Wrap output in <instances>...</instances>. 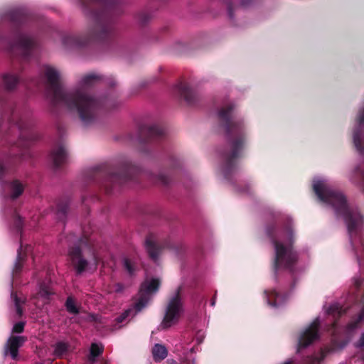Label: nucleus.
Listing matches in <instances>:
<instances>
[{
  "label": "nucleus",
  "mask_w": 364,
  "mask_h": 364,
  "mask_svg": "<svg viewBox=\"0 0 364 364\" xmlns=\"http://www.w3.org/2000/svg\"><path fill=\"white\" fill-rule=\"evenodd\" d=\"M237 146H238V145H237V144H235V148H237Z\"/></svg>",
  "instance_id": "nucleus-33"
},
{
  "label": "nucleus",
  "mask_w": 364,
  "mask_h": 364,
  "mask_svg": "<svg viewBox=\"0 0 364 364\" xmlns=\"http://www.w3.org/2000/svg\"><path fill=\"white\" fill-rule=\"evenodd\" d=\"M24 328V323L23 322H18L16 323L12 329V331L14 333H21L23 331Z\"/></svg>",
  "instance_id": "nucleus-22"
},
{
  "label": "nucleus",
  "mask_w": 364,
  "mask_h": 364,
  "mask_svg": "<svg viewBox=\"0 0 364 364\" xmlns=\"http://www.w3.org/2000/svg\"><path fill=\"white\" fill-rule=\"evenodd\" d=\"M265 294H267L269 304L272 306H277L278 304L277 301L280 298L279 294L275 291L272 293V294H274L273 296H272V294H268L267 291H265Z\"/></svg>",
  "instance_id": "nucleus-17"
},
{
  "label": "nucleus",
  "mask_w": 364,
  "mask_h": 364,
  "mask_svg": "<svg viewBox=\"0 0 364 364\" xmlns=\"http://www.w3.org/2000/svg\"><path fill=\"white\" fill-rule=\"evenodd\" d=\"M177 92L178 94L185 98L186 100H188V94L189 92V87L183 84H180L176 87Z\"/></svg>",
  "instance_id": "nucleus-16"
},
{
  "label": "nucleus",
  "mask_w": 364,
  "mask_h": 364,
  "mask_svg": "<svg viewBox=\"0 0 364 364\" xmlns=\"http://www.w3.org/2000/svg\"><path fill=\"white\" fill-rule=\"evenodd\" d=\"M343 312L342 308L338 304H333L331 305L328 309V314H338L341 315Z\"/></svg>",
  "instance_id": "nucleus-19"
},
{
  "label": "nucleus",
  "mask_w": 364,
  "mask_h": 364,
  "mask_svg": "<svg viewBox=\"0 0 364 364\" xmlns=\"http://www.w3.org/2000/svg\"><path fill=\"white\" fill-rule=\"evenodd\" d=\"M65 305L69 312L72 314L77 313V309L75 305L74 301L71 298H68Z\"/></svg>",
  "instance_id": "nucleus-18"
},
{
  "label": "nucleus",
  "mask_w": 364,
  "mask_h": 364,
  "mask_svg": "<svg viewBox=\"0 0 364 364\" xmlns=\"http://www.w3.org/2000/svg\"><path fill=\"white\" fill-rule=\"evenodd\" d=\"M348 328H349V330H351V329H353V328H354V326H353V325H352V324H350V325L348 326Z\"/></svg>",
  "instance_id": "nucleus-32"
},
{
  "label": "nucleus",
  "mask_w": 364,
  "mask_h": 364,
  "mask_svg": "<svg viewBox=\"0 0 364 364\" xmlns=\"http://www.w3.org/2000/svg\"><path fill=\"white\" fill-rule=\"evenodd\" d=\"M44 72L53 92L54 101L56 103H62L70 110L76 111L83 122H89L94 117L98 105L97 102L87 97L81 91L69 94L63 92L58 85L60 78L58 72L48 65L45 67Z\"/></svg>",
  "instance_id": "nucleus-1"
},
{
  "label": "nucleus",
  "mask_w": 364,
  "mask_h": 364,
  "mask_svg": "<svg viewBox=\"0 0 364 364\" xmlns=\"http://www.w3.org/2000/svg\"><path fill=\"white\" fill-rule=\"evenodd\" d=\"M353 141H354V144H355V146H356V148L358 149H361V144H360V141L359 136H358L357 134H354V136H353Z\"/></svg>",
  "instance_id": "nucleus-25"
},
{
  "label": "nucleus",
  "mask_w": 364,
  "mask_h": 364,
  "mask_svg": "<svg viewBox=\"0 0 364 364\" xmlns=\"http://www.w3.org/2000/svg\"><path fill=\"white\" fill-rule=\"evenodd\" d=\"M123 289H124L123 286L119 283L115 284L113 286V291L115 292H117V293L122 292Z\"/></svg>",
  "instance_id": "nucleus-26"
},
{
  "label": "nucleus",
  "mask_w": 364,
  "mask_h": 364,
  "mask_svg": "<svg viewBox=\"0 0 364 364\" xmlns=\"http://www.w3.org/2000/svg\"><path fill=\"white\" fill-rule=\"evenodd\" d=\"M102 346L97 343H92L90 347V360L94 361L95 358L100 355L102 352Z\"/></svg>",
  "instance_id": "nucleus-15"
},
{
  "label": "nucleus",
  "mask_w": 364,
  "mask_h": 364,
  "mask_svg": "<svg viewBox=\"0 0 364 364\" xmlns=\"http://www.w3.org/2000/svg\"><path fill=\"white\" fill-rule=\"evenodd\" d=\"M319 320L316 318L300 335L298 343V350L305 348L318 338Z\"/></svg>",
  "instance_id": "nucleus-7"
},
{
  "label": "nucleus",
  "mask_w": 364,
  "mask_h": 364,
  "mask_svg": "<svg viewBox=\"0 0 364 364\" xmlns=\"http://www.w3.org/2000/svg\"><path fill=\"white\" fill-rule=\"evenodd\" d=\"M11 296L14 299L17 314L20 316L22 315V309L21 308V304L23 301H21L16 294H12Z\"/></svg>",
  "instance_id": "nucleus-21"
},
{
  "label": "nucleus",
  "mask_w": 364,
  "mask_h": 364,
  "mask_svg": "<svg viewBox=\"0 0 364 364\" xmlns=\"http://www.w3.org/2000/svg\"><path fill=\"white\" fill-rule=\"evenodd\" d=\"M131 311H132L131 309H128V310L125 311L121 316H119L117 318V322L122 323L123 321H124L125 318L129 316V314H130Z\"/></svg>",
  "instance_id": "nucleus-24"
},
{
  "label": "nucleus",
  "mask_w": 364,
  "mask_h": 364,
  "mask_svg": "<svg viewBox=\"0 0 364 364\" xmlns=\"http://www.w3.org/2000/svg\"><path fill=\"white\" fill-rule=\"evenodd\" d=\"M4 82L8 89H12L18 82V78L14 75H5Z\"/></svg>",
  "instance_id": "nucleus-14"
},
{
  "label": "nucleus",
  "mask_w": 364,
  "mask_h": 364,
  "mask_svg": "<svg viewBox=\"0 0 364 364\" xmlns=\"http://www.w3.org/2000/svg\"><path fill=\"white\" fill-rule=\"evenodd\" d=\"M183 312L181 296V287H178L171 296L165 311L164 317L159 326L161 329H166L177 323Z\"/></svg>",
  "instance_id": "nucleus-5"
},
{
  "label": "nucleus",
  "mask_w": 364,
  "mask_h": 364,
  "mask_svg": "<svg viewBox=\"0 0 364 364\" xmlns=\"http://www.w3.org/2000/svg\"><path fill=\"white\" fill-rule=\"evenodd\" d=\"M220 115L222 117H225V115H226V114H225V113H224V112L222 110V111H220Z\"/></svg>",
  "instance_id": "nucleus-31"
},
{
  "label": "nucleus",
  "mask_w": 364,
  "mask_h": 364,
  "mask_svg": "<svg viewBox=\"0 0 364 364\" xmlns=\"http://www.w3.org/2000/svg\"><path fill=\"white\" fill-rule=\"evenodd\" d=\"M153 357L156 361L164 359L167 355L166 348L160 344H156L152 350Z\"/></svg>",
  "instance_id": "nucleus-11"
},
{
  "label": "nucleus",
  "mask_w": 364,
  "mask_h": 364,
  "mask_svg": "<svg viewBox=\"0 0 364 364\" xmlns=\"http://www.w3.org/2000/svg\"><path fill=\"white\" fill-rule=\"evenodd\" d=\"M40 294L42 295V296H44V295H48L49 294L48 291H41Z\"/></svg>",
  "instance_id": "nucleus-30"
},
{
  "label": "nucleus",
  "mask_w": 364,
  "mask_h": 364,
  "mask_svg": "<svg viewBox=\"0 0 364 364\" xmlns=\"http://www.w3.org/2000/svg\"><path fill=\"white\" fill-rule=\"evenodd\" d=\"M292 240L289 235H279L274 240L275 249L274 269H290L297 255L292 251Z\"/></svg>",
  "instance_id": "nucleus-4"
},
{
  "label": "nucleus",
  "mask_w": 364,
  "mask_h": 364,
  "mask_svg": "<svg viewBox=\"0 0 364 364\" xmlns=\"http://www.w3.org/2000/svg\"><path fill=\"white\" fill-rule=\"evenodd\" d=\"M98 79V76H97L95 74H89L82 79L80 82V86L82 89H84L92 85Z\"/></svg>",
  "instance_id": "nucleus-12"
},
{
  "label": "nucleus",
  "mask_w": 364,
  "mask_h": 364,
  "mask_svg": "<svg viewBox=\"0 0 364 364\" xmlns=\"http://www.w3.org/2000/svg\"><path fill=\"white\" fill-rule=\"evenodd\" d=\"M26 338L23 336H11L6 343L4 354H10L13 359H16L18 357V348L23 346Z\"/></svg>",
  "instance_id": "nucleus-8"
},
{
  "label": "nucleus",
  "mask_w": 364,
  "mask_h": 364,
  "mask_svg": "<svg viewBox=\"0 0 364 364\" xmlns=\"http://www.w3.org/2000/svg\"><path fill=\"white\" fill-rule=\"evenodd\" d=\"M124 267L126 268V269L128 271V272L129 274H132L133 272H134V269L132 266V264L130 262V261L128 259H124Z\"/></svg>",
  "instance_id": "nucleus-23"
},
{
  "label": "nucleus",
  "mask_w": 364,
  "mask_h": 364,
  "mask_svg": "<svg viewBox=\"0 0 364 364\" xmlns=\"http://www.w3.org/2000/svg\"><path fill=\"white\" fill-rule=\"evenodd\" d=\"M51 157L53 163L58 166L63 163L66 159V151L63 146H59L53 151Z\"/></svg>",
  "instance_id": "nucleus-10"
},
{
  "label": "nucleus",
  "mask_w": 364,
  "mask_h": 364,
  "mask_svg": "<svg viewBox=\"0 0 364 364\" xmlns=\"http://www.w3.org/2000/svg\"><path fill=\"white\" fill-rule=\"evenodd\" d=\"M358 346H360V347L364 346V333L361 336V338L358 343Z\"/></svg>",
  "instance_id": "nucleus-28"
},
{
  "label": "nucleus",
  "mask_w": 364,
  "mask_h": 364,
  "mask_svg": "<svg viewBox=\"0 0 364 364\" xmlns=\"http://www.w3.org/2000/svg\"><path fill=\"white\" fill-rule=\"evenodd\" d=\"M145 247L149 257L154 261H156L161 254V247H160L156 239L154 237H149L145 241Z\"/></svg>",
  "instance_id": "nucleus-9"
},
{
  "label": "nucleus",
  "mask_w": 364,
  "mask_h": 364,
  "mask_svg": "<svg viewBox=\"0 0 364 364\" xmlns=\"http://www.w3.org/2000/svg\"><path fill=\"white\" fill-rule=\"evenodd\" d=\"M160 283L159 279L156 278L146 279L142 283L139 292V299L134 306L137 312L146 306L151 296L158 291Z\"/></svg>",
  "instance_id": "nucleus-6"
},
{
  "label": "nucleus",
  "mask_w": 364,
  "mask_h": 364,
  "mask_svg": "<svg viewBox=\"0 0 364 364\" xmlns=\"http://www.w3.org/2000/svg\"><path fill=\"white\" fill-rule=\"evenodd\" d=\"M359 121H360V124L364 123V116H360Z\"/></svg>",
  "instance_id": "nucleus-29"
},
{
  "label": "nucleus",
  "mask_w": 364,
  "mask_h": 364,
  "mask_svg": "<svg viewBox=\"0 0 364 364\" xmlns=\"http://www.w3.org/2000/svg\"><path fill=\"white\" fill-rule=\"evenodd\" d=\"M19 264H21V256H20V252H18L17 261L16 262L15 267H14V271L17 272L18 270V269L20 268Z\"/></svg>",
  "instance_id": "nucleus-27"
},
{
  "label": "nucleus",
  "mask_w": 364,
  "mask_h": 364,
  "mask_svg": "<svg viewBox=\"0 0 364 364\" xmlns=\"http://www.w3.org/2000/svg\"><path fill=\"white\" fill-rule=\"evenodd\" d=\"M23 191V186L18 181H14L11 184V196L13 198L18 197Z\"/></svg>",
  "instance_id": "nucleus-13"
},
{
  "label": "nucleus",
  "mask_w": 364,
  "mask_h": 364,
  "mask_svg": "<svg viewBox=\"0 0 364 364\" xmlns=\"http://www.w3.org/2000/svg\"><path fill=\"white\" fill-rule=\"evenodd\" d=\"M73 265L77 274L90 268L96 269L98 257L92 245L87 240L80 239L78 244L69 250Z\"/></svg>",
  "instance_id": "nucleus-3"
},
{
  "label": "nucleus",
  "mask_w": 364,
  "mask_h": 364,
  "mask_svg": "<svg viewBox=\"0 0 364 364\" xmlns=\"http://www.w3.org/2000/svg\"><path fill=\"white\" fill-rule=\"evenodd\" d=\"M314 190L318 198L324 203L333 207L336 213L343 214L348 228H359L364 224L362 215L358 212L350 211L343 194L333 191L325 181L316 178L314 181Z\"/></svg>",
  "instance_id": "nucleus-2"
},
{
  "label": "nucleus",
  "mask_w": 364,
  "mask_h": 364,
  "mask_svg": "<svg viewBox=\"0 0 364 364\" xmlns=\"http://www.w3.org/2000/svg\"><path fill=\"white\" fill-rule=\"evenodd\" d=\"M67 350V345L64 343H58L55 348V354L61 355Z\"/></svg>",
  "instance_id": "nucleus-20"
}]
</instances>
